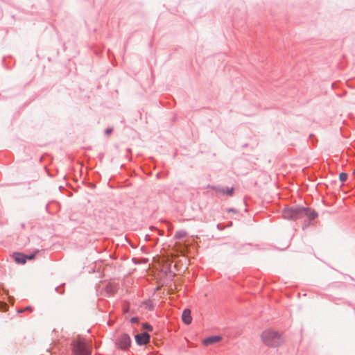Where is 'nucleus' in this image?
<instances>
[{
    "label": "nucleus",
    "mask_w": 355,
    "mask_h": 355,
    "mask_svg": "<svg viewBox=\"0 0 355 355\" xmlns=\"http://www.w3.org/2000/svg\"><path fill=\"white\" fill-rule=\"evenodd\" d=\"M130 343L131 340L129 336L127 334H123L119 338L116 345L120 349L125 350L129 348Z\"/></svg>",
    "instance_id": "nucleus-4"
},
{
    "label": "nucleus",
    "mask_w": 355,
    "mask_h": 355,
    "mask_svg": "<svg viewBox=\"0 0 355 355\" xmlns=\"http://www.w3.org/2000/svg\"><path fill=\"white\" fill-rule=\"evenodd\" d=\"M307 208H286L283 210V216L285 219L296 220L303 216V214H308Z\"/></svg>",
    "instance_id": "nucleus-2"
},
{
    "label": "nucleus",
    "mask_w": 355,
    "mask_h": 355,
    "mask_svg": "<svg viewBox=\"0 0 355 355\" xmlns=\"http://www.w3.org/2000/svg\"><path fill=\"white\" fill-rule=\"evenodd\" d=\"M150 336L147 333H143L135 336V340L139 345H146L149 342Z\"/></svg>",
    "instance_id": "nucleus-5"
},
{
    "label": "nucleus",
    "mask_w": 355,
    "mask_h": 355,
    "mask_svg": "<svg viewBox=\"0 0 355 355\" xmlns=\"http://www.w3.org/2000/svg\"><path fill=\"white\" fill-rule=\"evenodd\" d=\"M34 257H35V254H32L31 255L26 256V259L31 260V259H33Z\"/></svg>",
    "instance_id": "nucleus-14"
},
{
    "label": "nucleus",
    "mask_w": 355,
    "mask_h": 355,
    "mask_svg": "<svg viewBox=\"0 0 355 355\" xmlns=\"http://www.w3.org/2000/svg\"><path fill=\"white\" fill-rule=\"evenodd\" d=\"M234 189L232 188H227V189H221L218 190V192L222 194H226L227 196H232L233 194Z\"/></svg>",
    "instance_id": "nucleus-9"
},
{
    "label": "nucleus",
    "mask_w": 355,
    "mask_h": 355,
    "mask_svg": "<svg viewBox=\"0 0 355 355\" xmlns=\"http://www.w3.org/2000/svg\"><path fill=\"white\" fill-rule=\"evenodd\" d=\"M138 321H139V319H138L137 318H132L131 319V322H132V323H136V322H137Z\"/></svg>",
    "instance_id": "nucleus-15"
},
{
    "label": "nucleus",
    "mask_w": 355,
    "mask_h": 355,
    "mask_svg": "<svg viewBox=\"0 0 355 355\" xmlns=\"http://www.w3.org/2000/svg\"><path fill=\"white\" fill-rule=\"evenodd\" d=\"M185 236V233L184 232H180L175 234V236L178 238H181Z\"/></svg>",
    "instance_id": "nucleus-13"
},
{
    "label": "nucleus",
    "mask_w": 355,
    "mask_h": 355,
    "mask_svg": "<svg viewBox=\"0 0 355 355\" xmlns=\"http://www.w3.org/2000/svg\"><path fill=\"white\" fill-rule=\"evenodd\" d=\"M263 343L269 347H276L283 343V339L281 335L272 330L264 331L261 336Z\"/></svg>",
    "instance_id": "nucleus-1"
},
{
    "label": "nucleus",
    "mask_w": 355,
    "mask_h": 355,
    "mask_svg": "<svg viewBox=\"0 0 355 355\" xmlns=\"http://www.w3.org/2000/svg\"><path fill=\"white\" fill-rule=\"evenodd\" d=\"M26 309V310H29V309H31V308L30 307H27Z\"/></svg>",
    "instance_id": "nucleus-17"
},
{
    "label": "nucleus",
    "mask_w": 355,
    "mask_h": 355,
    "mask_svg": "<svg viewBox=\"0 0 355 355\" xmlns=\"http://www.w3.org/2000/svg\"><path fill=\"white\" fill-rule=\"evenodd\" d=\"M14 258L18 263L24 264L26 262V256L22 253H15Z\"/></svg>",
    "instance_id": "nucleus-8"
},
{
    "label": "nucleus",
    "mask_w": 355,
    "mask_h": 355,
    "mask_svg": "<svg viewBox=\"0 0 355 355\" xmlns=\"http://www.w3.org/2000/svg\"><path fill=\"white\" fill-rule=\"evenodd\" d=\"M112 128H108V129H107V130H105V133H106L107 135H110V134L112 132Z\"/></svg>",
    "instance_id": "nucleus-16"
},
{
    "label": "nucleus",
    "mask_w": 355,
    "mask_h": 355,
    "mask_svg": "<svg viewBox=\"0 0 355 355\" xmlns=\"http://www.w3.org/2000/svg\"><path fill=\"white\" fill-rule=\"evenodd\" d=\"M182 321L186 324H189L191 323L192 317L191 315V311L189 309L184 310L182 315Z\"/></svg>",
    "instance_id": "nucleus-6"
},
{
    "label": "nucleus",
    "mask_w": 355,
    "mask_h": 355,
    "mask_svg": "<svg viewBox=\"0 0 355 355\" xmlns=\"http://www.w3.org/2000/svg\"><path fill=\"white\" fill-rule=\"evenodd\" d=\"M339 179L341 182H345L347 179V174L345 173H341L339 175Z\"/></svg>",
    "instance_id": "nucleus-11"
},
{
    "label": "nucleus",
    "mask_w": 355,
    "mask_h": 355,
    "mask_svg": "<svg viewBox=\"0 0 355 355\" xmlns=\"http://www.w3.org/2000/svg\"><path fill=\"white\" fill-rule=\"evenodd\" d=\"M221 340V337L218 336H211L205 338L203 340V344L205 345H210L219 342Z\"/></svg>",
    "instance_id": "nucleus-7"
},
{
    "label": "nucleus",
    "mask_w": 355,
    "mask_h": 355,
    "mask_svg": "<svg viewBox=\"0 0 355 355\" xmlns=\"http://www.w3.org/2000/svg\"><path fill=\"white\" fill-rule=\"evenodd\" d=\"M143 326L146 329H147L148 331H152V329H153V327L148 323L144 324Z\"/></svg>",
    "instance_id": "nucleus-12"
},
{
    "label": "nucleus",
    "mask_w": 355,
    "mask_h": 355,
    "mask_svg": "<svg viewBox=\"0 0 355 355\" xmlns=\"http://www.w3.org/2000/svg\"><path fill=\"white\" fill-rule=\"evenodd\" d=\"M307 209L309 210L308 214H303V216H306L311 219H313L317 216V214L315 213V211H311L309 209Z\"/></svg>",
    "instance_id": "nucleus-10"
},
{
    "label": "nucleus",
    "mask_w": 355,
    "mask_h": 355,
    "mask_svg": "<svg viewBox=\"0 0 355 355\" xmlns=\"http://www.w3.org/2000/svg\"><path fill=\"white\" fill-rule=\"evenodd\" d=\"M73 355H90V346L89 342L78 339L73 343Z\"/></svg>",
    "instance_id": "nucleus-3"
}]
</instances>
